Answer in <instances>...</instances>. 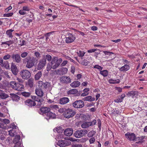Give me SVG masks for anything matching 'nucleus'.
Returning <instances> with one entry per match:
<instances>
[{
    "label": "nucleus",
    "instance_id": "obj_1",
    "mask_svg": "<svg viewBox=\"0 0 147 147\" xmlns=\"http://www.w3.org/2000/svg\"><path fill=\"white\" fill-rule=\"evenodd\" d=\"M23 63L26 64V67L28 68L32 67L35 65L36 58L33 57L28 56L23 59Z\"/></svg>",
    "mask_w": 147,
    "mask_h": 147
},
{
    "label": "nucleus",
    "instance_id": "obj_2",
    "mask_svg": "<svg viewBox=\"0 0 147 147\" xmlns=\"http://www.w3.org/2000/svg\"><path fill=\"white\" fill-rule=\"evenodd\" d=\"M62 59L61 58L58 59L56 57H54L52 59L51 63L53 65V69H55L58 67L62 61Z\"/></svg>",
    "mask_w": 147,
    "mask_h": 147
},
{
    "label": "nucleus",
    "instance_id": "obj_3",
    "mask_svg": "<svg viewBox=\"0 0 147 147\" xmlns=\"http://www.w3.org/2000/svg\"><path fill=\"white\" fill-rule=\"evenodd\" d=\"M10 85L11 88L15 90L20 91L23 88V86L22 84L16 83L15 81L11 82Z\"/></svg>",
    "mask_w": 147,
    "mask_h": 147
},
{
    "label": "nucleus",
    "instance_id": "obj_4",
    "mask_svg": "<svg viewBox=\"0 0 147 147\" xmlns=\"http://www.w3.org/2000/svg\"><path fill=\"white\" fill-rule=\"evenodd\" d=\"M75 114V111L70 108L65 109L63 113L64 117L67 118L73 117Z\"/></svg>",
    "mask_w": 147,
    "mask_h": 147
},
{
    "label": "nucleus",
    "instance_id": "obj_5",
    "mask_svg": "<svg viewBox=\"0 0 147 147\" xmlns=\"http://www.w3.org/2000/svg\"><path fill=\"white\" fill-rule=\"evenodd\" d=\"M88 131L86 129L78 130L74 134V136L77 138H80L87 134Z\"/></svg>",
    "mask_w": 147,
    "mask_h": 147
},
{
    "label": "nucleus",
    "instance_id": "obj_6",
    "mask_svg": "<svg viewBox=\"0 0 147 147\" xmlns=\"http://www.w3.org/2000/svg\"><path fill=\"white\" fill-rule=\"evenodd\" d=\"M65 38V42L68 44L73 42L75 40L76 38L74 34L70 33H68Z\"/></svg>",
    "mask_w": 147,
    "mask_h": 147
},
{
    "label": "nucleus",
    "instance_id": "obj_7",
    "mask_svg": "<svg viewBox=\"0 0 147 147\" xmlns=\"http://www.w3.org/2000/svg\"><path fill=\"white\" fill-rule=\"evenodd\" d=\"M38 86L42 88H44L46 89H48L51 87V83L48 82H44L42 81H40L38 82Z\"/></svg>",
    "mask_w": 147,
    "mask_h": 147
},
{
    "label": "nucleus",
    "instance_id": "obj_8",
    "mask_svg": "<svg viewBox=\"0 0 147 147\" xmlns=\"http://www.w3.org/2000/svg\"><path fill=\"white\" fill-rule=\"evenodd\" d=\"M20 74L22 78L24 79H27L31 76L30 72L26 69L22 70Z\"/></svg>",
    "mask_w": 147,
    "mask_h": 147
},
{
    "label": "nucleus",
    "instance_id": "obj_9",
    "mask_svg": "<svg viewBox=\"0 0 147 147\" xmlns=\"http://www.w3.org/2000/svg\"><path fill=\"white\" fill-rule=\"evenodd\" d=\"M126 138L131 142L136 141L137 138L136 135L134 133H127L125 134Z\"/></svg>",
    "mask_w": 147,
    "mask_h": 147
},
{
    "label": "nucleus",
    "instance_id": "obj_10",
    "mask_svg": "<svg viewBox=\"0 0 147 147\" xmlns=\"http://www.w3.org/2000/svg\"><path fill=\"white\" fill-rule=\"evenodd\" d=\"M84 105V102L81 100H79L75 101L73 103V106L76 108H81Z\"/></svg>",
    "mask_w": 147,
    "mask_h": 147
},
{
    "label": "nucleus",
    "instance_id": "obj_11",
    "mask_svg": "<svg viewBox=\"0 0 147 147\" xmlns=\"http://www.w3.org/2000/svg\"><path fill=\"white\" fill-rule=\"evenodd\" d=\"M70 144L71 142L70 141L65 139L59 140L57 143L58 145L61 147L68 146Z\"/></svg>",
    "mask_w": 147,
    "mask_h": 147
},
{
    "label": "nucleus",
    "instance_id": "obj_12",
    "mask_svg": "<svg viewBox=\"0 0 147 147\" xmlns=\"http://www.w3.org/2000/svg\"><path fill=\"white\" fill-rule=\"evenodd\" d=\"M46 63V60L45 58L43 57L39 61L37 65V69L40 70L42 69L45 66Z\"/></svg>",
    "mask_w": 147,
    "mask_h": 147
},
{
    "label": "nucleus",
    "instance_id": "obj_13",
    "mask_svg": "<svg viewBox=\"0 0 147 147\" xmlns=\"http://www.w3.org/2000/svg\"><path fill=\"white\" fill-rule=\"evenodd\" d=\"M31 98L33 100H34V101L37 102L38 103L36 105L37 107H40L42 104L43 99L41 97L34 96H32Z\"/></svg>",
    "mask_w": 147,
    "mask_h": 147
},
{
    "label": "nucleus",
    "instance_id": "obj_14",
    "mask_svg": "<svg viewBox=\"0 0 147 147\" xmlns=\"http://www.w3.org/2000/svg\"><path fill=\"white\" fill-rule=\"evenodd\" d=\"M11 58L13 60V61L17 63H20L21 61V58L20 55L16 53L13 54L11 55Z\"/></svg>",
    "mask_w": 147,
    "mask_h": 147
},
{
    "label": "nucleus",
    "instance_id": "obj_15",
    "mask_svg": "<svg viewBox=\"0 0 147 147\" xmlns=\"http://www.w3.org/2000/svg\"><path fill=\"white\" fill-rule=\"evenodd\" d=\"M71 79L69 77L63 76L60 78V82L62 83L67 84L71 82Z\"/></svg>",
    "mask_w": 147,
    "mask_h": 147
},
{
    "label": "nucleus",
    "instance_id": "obj_16",
    "mask_svg": "<svg viewBox=\"0 0 147 147\" xmlns=\"http://www.w3.org/2000/svg\"><path fill=\"white\" fill-rule=\"evenodd\" d=\"M11 68V71L13 74L15 75H16L18 74V70L16 65L13 62L12 63Z\"/></svg>",
    "mask_w": 147,
    "mask_h": 147
},
{
    "label": "nucleus",
    "instance_id": "obj_17",
    "mask_svg": "<svg viewBox=\"0 0 147 147\" xmlns=\"http://www.w3.org/2000/svg\"><path fill=\"white\" fill-rule=\"evenodd\" d=\"M30 10V9L28 6H25L23 7L22 9L19 11V13L21 15H25L27 13L26 11H28Z\"/></svg>",
    "mask_w": 147,
    "mask_h": 147
},
{
    "label": "nucleus",
    "instance_id": "obj_18",
    "mask_svg": "<svg viewBox=\"0 0 147 147\" xmlns=\"http://www.w3.org/2000/svg\"><path fill=\"white\" fill-rule=\"evenodd\" d=\"M64 134L67 136H70L72 135L73 133V130L72 128H67L64 131Z\"/></svg>",
    "mask_w": 147,
    "mask_h": 147
},
{
    "label": "nucleus",
    "instance_id": "obj_19",
    "mask_svg": "<svg viewBox=\"0 0 147 147\" xmlns=\"http://www.w3.org/2000/svg\"><path fill=\"white\" fill-rule=\"evenodd\" d=\"M25 104L30 107H32L36 105V103L30 99H28L25 101Z\"/></svg>",
    "mask_w": 147,
    "mask_h": 147
},
{
    "label": "nucleus",
    "instance_id": "obj_20",
    "mask_svg": "<svg viewBox=\"0 0 147 147\" xmlns=\"http://www.w3.org/2000/svg\"><path fill=\"white\" fill-rule=\"evenodd\" d=\"M69 101V100L68 98L63 97L60 99L59 103L61 105H64L67 103Z\"/></svg>",
    "mask_w": 147,
    "mask_h": 147
},
{
    "label": "nucleus",
    "instance_id": "obj_21",
    "mask_svg": "<svg viewBox=\"0 0 147 147\" xmlns=\"http://www.w3.org/2000/svg\"><path fill=\"white\" fill-rule=\"evenodd\" d=\"M42 88L39 87L36 88L35 90V93L38 96L42 97L44 93L42 90Z\"/></svg>",
    "mask_w": 147,
    "mask_h": 147
},
{
    "label": "nucleus",
    "instance_id": "obj_22",
    "mask_svg": "<svg viewBox=\"0 0 147 147\" xmlns=\"http://www.w3.org/2000/svg\"><path fill=\"white\" fill-rule=\"evenodd\" d=\"M10 95V97L13 101H18L20 100V97L16 94L11 93Z\"/></svg>",
    "mask_w": 147,
    "mask_h": 147
},
{
    "label": "nucleus",
    "instance_id": "obj_23",
    "mask_svg": "<svg viewBox=\"0 0 147 147\" xmlns=\"http://www.w3.org/2000/svg\"><path fill=\"white\" fill-rule=\"evenodd\" d=\"M130 66L127 64L125 65L119 69V70L121 71H126L129 70Z\"/></svg>",
    "mask_w": 147,
    "mask_h": 147
},
{
    "label": "nucleus",
    "instance_id": "obj_24",
    "mask_svg": "<svg viewBox=\"0 0 147 147\" xmlns=\"http://www.w3.org/2000/svg\"><path fill=\"white\" fill-rule=\"evenodd\" d=\"M80 82L78 81H75L70 84L72 88H75L79 86L80 85Z\"/></svg>",
    "mask_w": 147,
    "mask_h": 147
},
{
    "label": "nucleus",
    "instance_id": "obj_25",
    "mask_svg": "<svg viewBox=\"0 0 147 147\" xmlns=\"http://www.w3.org/2000/svg\"><path fill=\"white\" fill-rule=\"evenodd\" d=\"M40 110L42 113L47 114L50 111V109L47 107H43L40 108Z\"/></svg>",
    "mask_w": 147,
    "mask_h": 147
},
{
    "label": "nucleus",
    "instance_id": "obj_26",
    "mask_svg": "<svg viewBox=\"0 0 147 147\" xmlns=\"http://www.w3.org/2000/svg\"><path fill=\"white\" fill-rule=\"evenodd\" d=\"M9 97L3 91L0 89V97L3 99H5Z\"/></svg>",
    "mask_w": 147,
    "mask_h": 147
},
{
    "label": "nucleus",
    "instance_id": "obj_27",
    "mask_svg": "<svg viewBox=\"0 0 147 147\" xmlns=\"http://www.w3.org/2000/svg\"><path fill=\"white\" fill-rule=\"evenodd\" d=\"M78 91L77 90L75 89H73L72 90L68 91L67 92V94L69 95H71V94L77 95V93H78Z\"/></svg>",
    "mask_w": 147,
    "mask_h": 147
},
{
    "label": "nucleus",
    "instance_id": "obj_28",
    "mask_svg": "<svg viewBox=\"0 0 147 147\" xmlns=\"http://www.w3.org/2000/svg\"><path fill=\"white\" fill-rule=\"evenodd\" d=\"M56 115L55 113L49 111L47 114V117L49 119H54L55 118Z\"/></svg>",
    "mask_w": 147,
    "mask_h": 147
},
{
    "label": "nucleus",
    "instance_id": "obj_29",
    "mask_svg": "<svg viewBox=\"0 0 147 147\" xmlns=\"http://www.w3.org/2000/svg\"><path fill=\"white\" fill-rule=\"evenodd\" d=\"M83 100L84 101H92L94 100L95 99L94 98H92L91 96H89L85 97Z\"/></svg>",
    "mask_w": 147,
    "mask_h": 147
},
{
    "label": "nucleus",
    "instance_id": "obj_30",
    "mask_svg": "<svg viewBox=\"0 0 147 147\" xmlns=\"http://www.w3.org/2000/svg\"><path fill=\"white\" fill-rule=\"evenodd\" d=\"M137 92L136 91H132L128 92L127 94V96L128 97L132 96L134 97L136 94H137Z\"/></svg>",
    "mask_w": 147,
    "mask_h": 147
},
{
    "label": "nucleus",
    "instance_id": "obj_31",
    "mask_svg": "<svg viewBox=\"0 0 147 147\" xmlns=\"http://www.w3.org/2000/svg\"><path fill=\"white\" fill-rule=\"evenodd\" d=\"M91 126V123L89 122L83 123L81 125V127L83 128H86Z\"/></svg>",
    "mask_w": 147,
    "mask_h": 147
},
{
    "label": "nucleus",
    "instance_id": "obj_32",
    "mask_svg": "<svg viewBox=\"0 0 147 147\" xmlns=\"http://www.w3.org/2000/svg\"><path fill=\"white\" fill-rule=\"evenodd\" d=\"M120 82V80L118 79L117 80H113L112 79H111L109 80V82L110 84H118Z\"/></svg>",
    "mask_w": 147,
    "mask_h": 147
},
{
    "label": "nucleus",
    "instance_id": "obj_33",
    "mask_svg": "<svg viewBox=\"0 0 147 147\" xmlns=\"http://www.w3.org/2000/svg\"><path fill=\"white\" fill-rule=\"evenodd\" d=\"M14 31L12 29H9L7 30L6 32V34L9 38H12L13 36L12 34V32Z\"/></svg>",
    "mask_w": 147,
    "mask_h": 147
},
{
    "label": "nucleus",
    "instance_id": "obj_34",
    "mask_svg": "<svg viewBox=\"0 0 147 147\" xmlns=\"http://www.w3.org/2000/svg\"><path fill=\"white\" fill-rule=\"evenodd\" d=\"M77 53L79 57H82L84 56L86 53H85V52L84 51H83L78 50V51Z\"/></svg>",
    "mask_w": 147,
    "mask_h": 147
},
{
    "label": "nucleus",
    "instance_id": "obj_35",
    "mask_svg": "<svg viewBox=\"0 0 147 147\" xmlns=\"http://www.w3.org/2000/svg\"><path fill=\"white\" fill-rule=\"evenodd\" d=\"M100 74L104 77L107 76L108 74V71L107 70L100 71Z\"/></svg>",
    "mask_w": 147,
    "mask_h": 147
},
{
    "label": "nucleus",
    "instance_id": "obj_36",
    "mask_svg": "<svg viewBox=\"0 0 147 147\" xmlns=\"http://www.w3.org/2000/svg\"><path fill=\"white\" fill-rule=\"evenodd\" d=\"M4 76V77L6 78L10 79L11 77L10 75L9 74V73L8 71H4L2 73Z\"/></svg>",
    "mask_w": 147,
    "mask_h": 147
},
{
    "label": "nucleus",
    "instance_id": "obj_37",
    "mask_svg": "<svg viewBox=\"0 0 147 147\" xmlns=\"http://www.w3.org/2000/svg\"><path fill=\"white\" fill-rule=\"evenodd\" d=\"M13 42H14L12 40H9V41L2 42L1 45H3L6 44L9 46L11 44H13Z\"/></svg>",
    "mask_w": 147,
    "mask_h": 147
},
{
    "label": "nucleus",
    "instance_id": "obj_38",
    "mask_svg": "<svg viewBox=\"0 0 147 147\" xmlns=\"http://www.w3.org/2000/svg\"><path fill=\"white\" fill-rule=\"evenodd\" d=\"M41 71H39L37 73L35 76V79L36 80H38L42 76Z\"/></svg>",
    "mask_w": 147,
    "mask_h": 147
},
{
    "label": "nucleus",
    "instance_id": "obj_39",
    "mask_svg": "<svg viewBox=\"0 0 147 147\" xmlns=\"http://www.w3.org/2000/svg\"><path fill=\"white\" fill-rule=\"evenodd\" d=\"M33 81L34 79L32 78H30L28 80V85L30 88L32 87L33 86Z\"/></svg>",
    "mask_w": 147,
    "mask_h": 147
},
{
    "label": "nucleus",
    "instance_id": "obj_40",
    "mask_svg": "<svg viewBox=\"0 0 147 147\" xmlns=\"http://www.w3.org/2000/svg\"><path fill=\"white\" fill-rule=\"evenodd\" d=\"M60 72H61V75L65 74L67 72L68 69L67 68L62 67L60 68Z\"/></svg>",
    "mask_w": 147,
    "mask_h": 147
},
{
    "label": "nucleus",
    "instance_id": "obj_41",
    "mask_svg": "<svg viewBox=\"0 0 147 147\" xmlns=\"http://www.w3.org/2000/svg\"><path fill=\"white\" fill-rule=\"evenodd\" d=\"M145 136H141L140 137H138L137 138V139H138L139 141L137 142L136 143L139 144L140 143H141L142 142V141L145 138Z\"/></svg>",
    "mask_w": 147,
    "mask_h": 147
},
{
    "label": "nucleus",
    "instance_id": "obj_42",
    "mask_svg": "<svg viewBox=\"0 0 147 147\" xmlns=\"http://www.w3.org/2000/svg\"><path fill=\"white\" fill-rule=\"evenodd\" d=\"M96 134V131L94 130H92L88 132V137H92Z\"/></svg>",
    "mask_w": 147,
    "mask_h": 147
},
{
    "label": "nucleus",
    "instance_id": "obj_43",
    "mask_svg": "<svg viewBox=\"0 0 147 147\" xmlns=\"http://www.w3.org/2000/svg\"><path fill=\"white\" fill-rule=\"evenodd\" d=\"M2 66H3L7 69H9L10 68L9 64L7 61L4 62L3 63V65Z\"/></svg>",
    "mask_w": 147,
    "mask_h": 147
},
{
    "label": "nucleus",
    "instance_id": "obj_44",
    "mask_svg": "<svg viewBox=\"0 0 147 147\" xmlns=\"http://www.w3.org/2000/svg\"><path fill=\"white\" fill-rule=\"evenodd\" d=\"M53 65L51 63H48L47 64V70L48 71H49L52 68Z\"/></svg>",
    "mask_w": 147,
    "mask_h": 147
},
{
    "label": "nucleus",
    "instance_id": "obj_45",
    "mask_svg": "<svg viewBox=\"0 0 147 147\" xmlns=\"http://www.w3.org/2000/svg\"><path fill=\"white\" fill-rule=\"evenodd\" d=\"M53 32H48L47 33L45 34H44V36L46 37V40L47 41L49 39V37L50 36V35Z\"/></svg>",
    "mask_w": 147,
    "mask_h": 147
},
{
    "label": "nucleus",
    "instance_id": "obj_46",
    "mask_svg": "<svg viewBox=\"0 0 147 147\" xmlns=\"http://www.w3.org/2000/svg\"><path fill=\"white\" fill-rule=\"evenodd\" d=\"M50 108L52 109L57 110L59 109V106L57 105H51L50 106Z\"/></svg>",
    "mask_w": 147,
    "mask_h": 147
},
{
    "label": "nucleus",
    "instance_id": "obj_47",
    "mask_svg": "<svg viewBox=\"0 0 147 147\" xmlns=\"http://www.w3.org/2000/svg\"><path fill=\"white\" fill-rule=\"evenodd\" d=\"M20 136L19 135H17L15 136V137L14 139V142L15 143V142H19L18 141L20 140Z\"/></svg>",
    "mask_w": 147,
    "mask_h": 147
},
{
    "label": "nucleus",
    "instance_id": "obj_48",
    "mask_svg": "<svg viewBox=\"0 0 147 147\" xmlns=\"http://www.w3.org/2000/svg\"><path fill=\"white\" fill-rule=\"evenodd\" d=\"M28 53L27 52H23L21 54V57L23 58H25L28 55Z\"/></svg>",
    "mask_w": 147,
    "mask_h": 147
},
{
    "label": "nucleus",
    "instance_id": "obj_49",
    "mask_svg": "<svg viewBox=\"0 0 147 147\" xmlns=\"http://www.w3.org/2000/svg\"><path fill=\"white\" fill-rule=\"evenodd\" d=\"M46 59H47V60L50 62L51 61H52V57L51 56L49 55H47L46 56V58H45Z\"/></svg>",
    "mask_w": 147,
    "mask_h": 147
},
{
    "label": "nucleus",
    "instance_id": "obj_50",
    "mask_svg": "<svg viewBox=\"0 0 147 147\" xmlns=\"http://www.w3.org/2000/svg\"><path fill=\"white\" fill-rule=\"evenodd\" d=\"M34 54L36 57L38 59H40L41 57L40 54L38 52H35Z\"/></svg>",
    "mask_w": 147,
    "mask_h": 147
},
{
    "label": "nucleus",
    "instance_id": "obj_51",
    "mask_svg": "<svg viewBox=\"0 0 147 147\" xmlns=\"http://www.w3.org/2000/svg\"><path fill=\"white\" fill-rule=\"evenodd\" d=\"M88 63H89V62H88L87 60L86 59H84L81 62V64L85 66L87 65Z\"/></svg>",
    "mask_w": 147,
    "mask_h": 147
},
{
    "label": "nucleus",
    "instance_id": "obj_52",
    "mask_svg": "<svg viewBox=\"0 0 147 147\" xmlns=\"http://www.w3.org/2000/svg\"><path fill=\"white\" fill-rule=\"evenodd\" d=\"M61 128H62L60 127H56L55 129H54V131L55 132H57L58 133H60L61 131Z\"/></svg>",
    "mask_w": 147,
    "mask_h": 147
},
{
    "label": "nucleus",
    "instance_id": "obj_53",
    "mask_svg": "<svg viewBox=\"0 0 147 147\" xmlns=\"http://www.w3.org/2000/svg\"><path fill=\"white\" fill-rule=\"evenodd\" d=\"M94 68L97 69L100 71L102 70L103 68L102 67L98 65H95L94 66Z\"/></svg>",
    "mask_w": 147,
    "mask_h": 147
},
{
    "label": "nucleus",
    "instance_id": "obj_54",
    "mask_svg": "<svg viewBox=\"0 0 147 147\" xmlns=\"http://www.w3.org/2000/svg\"><path fill=\"white\" fill-rule=\"evenodd\" d=\"M13 15V13H7L4 14L3 16L4 17H9Z\"/></svg>",
    "mask_w": 147,
    "mask_h": 147
},
{
    "label": "nucleus",
    "instance_id": "obj_55",
    "mask_svg": "<svg viewBox=\"0 0 147 147\" xmlns=\"http://www.w3.org/2000/svg\"><path fill=\"white\" fill-rule=\"evenodd\" d=\"M15 145L13 147H21V142H16V143H15Z\"/></svg>",
    "mask_w": 147,
    "mask_h": 147
},
{
    "label": "nucleus",
    "instance_id": "obj_56",
    "mask_svg": "<svg viewBox=\"0 0 147 147\" xmlns=\"http://www.w3.org/2000/svg\"><path fill=\"white\" fill-rule=\"evenodd\" d=\"M11 55L9 54H7L5 55L3 57L4 60H7L10 59L11 57Z\"/></svg>",
    "mask_w": 147,
    "mask_h": 147
},
{
    "label": "nucleus",
    "instance_id": "obj_57",
    "mask_svg": "<svg viewBox=\"0 0 147 147\" xmlns=\"http://www.w3.org/2000/svg\"><path fill=\"white\" fill-rule=\"evenodd\" d=\"M22 95L25 97H28L30 96V93L28 92H24L22 93Z\"/></svg>",
    "mask_w": 147,
    "mask_h": 147
},
{
    "label": "nucleus",
    "instance_id": "obj_58",
    "mask_svg": "<svg viewBox=\"0 0 147 147\" xmlns=\"http://www.w3.org/2000/svg\"><path fill=\"white\" fill-rule=\"evenodd\" d=\"M95 141V139L94 137H92L89 140V142L90 144L93 143Z\"/></svg>",
    "mask_w": 147,
    "mask_h": 147
},
{
    "label": "nucleus",
    "instance_id": "obj_59",
    "mask_svg": "<svg viewBox=\"0 0 147 147\" xmlns=\"http://www.w3.org/2000/svg\"><path fill=\"white\" fill-rule=\"evenodd\" d=\"M25 41L23 40L22 39L20 40V42L19 45H21V46L24 45H25Z\"/></svg>",
    "mask_w": 147,
    "mask_h": 147
},
{
    "label": "nucleus",
    "instance_id": "obj_60",
    "mask_svg": "<svg viewBox=\"0 0 147 147\" xmlns=\"http://www.w3.org/2000/svg\"><path fill=\"white\" fill-rule=\"evenodd\" d=\"M54 73H56L57 75H61V72H60V69H59L57 70H55L54 71Z\"/></svg>",
    "mask_w": 147,
    "mask_h": 147
},
{
    "label": "nucleus",
    "instance_id": "obj_61",
    "mask_svg": "<svg viewBox=\"0 0 147 147\" xmlns=\"http://www.w3.org/2000/svg\"><path fill=\"white\" fill-rule=\"evenodd\" d=\"M114 101L115 102L118 103L122 102V99H120V98L118 97L117 98L115 99Z\"/></svg>",
    "mask_w": 147,
    "mask_h": 147
},
{
    "label": "nucleus",
    "instance_id": "obj_62",
    "mask_svg": "<svg viewBox=\"0 0 147 147\" xmlns=\"http://www.w3.org/2000/svg\"><path fill=\"white\" fill-rule=\"evenodd\" d=\"M67 63V61L66 60L64 61L61 64V67H63L65 66Z\"/></svg>",
    "mask_w": 147,
    "mask_h": 147
},
{
    "label": "nucleus",
    "instance_id": "obj_63",
    "mask_svg": "<svg viewBox=\"0 0 147 147\" xmlns=\"http://www.w3.org/2000/svg\"><path fill=\"white\" fill-rule=\"evenodd\" d=\"M12 7L11 6H9L8 7L6 8L5 9V11L6 13H7V12H8L9 11L11 10L12 9Z\"/></svg>",
    "mask_w": 147,
    "mask_h": 147
},
{
    "label": "nucleus",
    "instance_id": "obj_64",
    "mask_svg": "<svg viewBox=\"0 0 147 147\" xmlns=\"http://www.w3.org/2000/svg\"><path fill=\"white\" fill-rule=\"evenodd\" d=\"M82 146L81 144H75L73 145L71 147H82Z\"/></svg>",
    "mask_w": 147,
    "mask_h": 147
}]
</instances>
